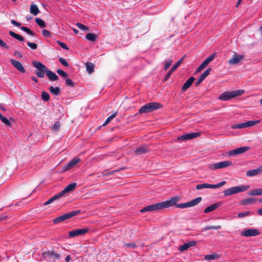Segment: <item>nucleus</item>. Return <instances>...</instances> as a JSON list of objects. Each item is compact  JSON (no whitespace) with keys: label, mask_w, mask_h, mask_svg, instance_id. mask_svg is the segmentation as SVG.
Here are the masks:
<instances>
[{"label":"nucleus","mask_w":262,"mask_h":262,"mask_svg":"<svg viewBox=\"0 0 262 262\" xmlns=\"http://www.w3.org/2000/svg\"><path fill=\"white\" fill-rule=\"evenodd\" d=\"M179 200L178 196H173L170 200L151 204L144 207L140 210L141 212L147 211H158L163 208H167L171 207L175 203Z\"/></svg>","instance_id":"f257e3e1"},{"label":"nucleus","mask_w":262,"mask_h":262,"mask_svg":"<svg viewBox=\"0 0 262 262\" xmlns=\"http://www.w3.org/2000/svg\"><path fill=\"white\" fill-rule=\"evenodd\" d=\"M245 91L243 90H237L232 91H225L221 94L218 99L222 101H228L235 98L237 96L243 94Z\"/></svg>","instance_id":"f03ea898"},{"label":"nucleus","mask_w":262,"mask_h":262,"mask_svg":"<svg viewBox=\"0 0 262 262\" xmlns=\"http://www.w3.org/2000/svg\"><path fill=\"white\" fill-rule=\"evenodd\" d=\"M249 187V186L248 185L235 186L227 189L224 190L223 192L225 196H229L239 192L246 191Z\"/></svg>","instance_id":"7ed1b4c3"},{"label":"nucleus","mask_w":262,"mask_h":262,"mask_svg":"<svg viewBox=\"0 0 262 262\" xmlns=\"http://www.w3.org/2000/svg\"><path fill=\"white\" fill-rule=\"evenodd\" d=\"M162 105L158 102H150L142 106L139 110V113L141 114L147 113L160 108Z\"/></svg>","instance_id":"20e7f679"},{"label":"nucleus","mask_w":262,"mask_h":262,"mask_svg":"<svg viewBox=\"0 0 262 262\" xmlns=\"http://www.w3.org/2000/svg\"><path fill=\"white\" fill-rule=\"evenodd\" d=\"M80 212H81L80 210H74V211L69 212L67 213L61 215L59 216H58V217L55 218L53 220V223L54 224H58L59 223L63 222L67 220H68L73 216H75L79 214Z\"/></svg>","instance_id":"39448f33"},{"label":"nucleus","mask_w":262,"mask_h":262,"mask_svg":"<svg viewBox=\"0 0 262 262\" xmlns=\"http://www.w3.org/2000/svg\"><path fill=\"white\" fill-rule=\"evenodd\" d=\"M32 64L36 68L35 70L36 76L39 78L44 77L45 74V73L46 74L47 71L48 70L46 67L39 61H33Z\"/></svg>","instance_id":"423d86ee"},{"label":"nucleus","mask_w":262,"mask_h":262,"mask_svg":"<svg viewBox=\"0 0 262 262\" xmlns=\"http://www.w3.org/2000/svg\"><path fill=\"white\" fill-rule=\"evenodd\" d=\"M226 184V182L225 181H222V182L216 184H210L208 183H203L201 184H198L196 186V189L198 190H200L203 188H211L214 189L219 188L220 187L223 186V185Z\"/></svg>","instance_id":"0eeeda50"},{"label":"nucleus","mask_w":262,"mask_h":262,"mask_svg":"<svg viewBox=\"0 0 262 262\" xmlns=\"http://www.w3.org/2000/svg\"><path fill=\"white\" fill-rule=\"evenodd\" d=\"M88 228L76 229L69 232V236L71 238L75 237L79 235H84L89 231Z\"/></svg>","instance_id":"6e6552de"},{"label":"nucleus","mask_w":262,"mask_h":262,"mask_svg":"<svg viewBox=\"0 0 262 262\" xmlns=\"http://www.w3.org/2000/svg\"><path fill=\"white\" fill-rule=\"evenodd\" d=\"M232 164V162L231 161H225L211 164L209 166V168L211 169H217L227 167L231 165Z\"/></svg>","instance_id":"1a4fd4ad"},{"label":"nucleus","mask_w":262,"mask_h":262,"mask_svg":"<svg viewBox=\"0 0 262 262\" xmlns=\"http://www.w3.org/2000/svg\"><path fill=\"white\" fill-rule=\"evenodd\" d=\"M200 135L199 132L190 133L178 137L177 140L180 141L191 140L198 137Z\"/></svg>","instance_id":"9d476101"},{"label":"nucleus","mask_w":262,"mask_h":262,"mask_svg":"<svg viewBox=\"0 0 262 262\" xmlns=\"http://www.w3.org/2000/svg\"><path fill=\"white\" fill-rule=\"evenodd\" d=\"M249 146H243L239 148H237L232 150L228 151V154L229 156H234L239 154H243L250 149Z\"/></svg>","instance_id":"9b49d317"},{"label":"nucleus","mask_w":262,"mask_h":262,"mask_svg":"<svg viewBox=\"0 0 262 262\" xmlns=\"http://www.w3.org/2000/svg\"><path fill=\"white\" fill-rule=\"evenodd\" d=\"M260 234V232L256 229H248L241 232L242 236L246 237L255 236Z\"/></svg>","instance_id":"f8f14e48"},{"label":"nucleus","mask_w":262,"mask_h":262,"mask_svg":"<svg viewBox=\"0 0 262 262\" xmlns=\"http://www.w3.org/2000/svg\"><path fill=\"white\" fill-rule=\"evenodd\" d=\"M10 61L13 66L19 72L21 73H25L26 72L25 68L20 61L14 59H11Z\"/></svg>","instance_id":"ddd939ff"},{"label":"nucleus","mask_w":262,"mask_h":262,"mask_svg":"<svg viewBox=\"0 0 262 262\" xmlns=\"http://www.w3.org/2000/svg\"><path fill=\"white\" fill-rule=\"evenodd\" d=\"M81 161V159L79 158L75 157L71 160L67 164L64 165L63 167V171H67L72 168H73L74 166H75L78 163Z\"/></svg>","instance_id":"4468645a"},{"label":"nucleus","mask_w":262,"mask_h":262,"mask_svg":"<svg viewBox=\"0 0 262 262\" xmlns=\"http://www.w3.org/2000/svg\"><path fill=\"white\" fill-rule=\"evenodd\" d=\"M243 58V55L236 53L233 55L232 58L229 59L228 62L229 64L235 65L238 64Z\"/></svg>","instance_id":"2eb2a0df"},{"label":"nucleus","mask_w":262,"mask_h":262,"mask_svg":"<svg viewBox=\"0 0 262 262\" xmlns=\"http://www.w3.org/2000/svg\"><path fill=\"white\" fill-rule=\"evenodd\" d=\"M183 59V58H182L180 60H179L177 62L175 63V64L172 66L171 69L168 72L166 75L165 76L164 80L167 81L171 75V74L173 72H174L177 68L181 64L182 61Z\"/></svg>","instance_id":"dca6fc26"},{"label":"nucleus","mask_w":262,"mask_h":262,"mask_svg":"<svg viewBox=\"0 0 262 262\" xmlns=\"http://www.w3.org/2000/svg\"><path fill=\"white\" fill-rule=\"evenodd\" d=\"M43 255L46 257L49 258L53 260H58L60 258V255L53 251L45 252L43 253Z\"/></svg>","instance_id":"f3484780"},{"label":"nucleus","mask_w":262,"mask_h":262,"mask_svg":"<svg viewBox=\"0 0 262 262\" xmlns=\"http://www.w3.org/2000/svg\"><path fill=\"white\" fill-rule=\"evenodd\" d=\"M150 151L149 148L147 146H141L137 148L135 151L134 152L135 155H142L145 154L147 152H148Z\"/></svg>","instance_id":"a211bd4d"},{"label":"nucleus","mask_w":262,"mask_h":262,"mask_svg":"<svg viewBox=\"0 0 262 262\" xmlns=\"http://www.w3.org/2000/svg\"><path fill=\"white\" fill-rule=\"evenodd\" d=\"M76 185L77 184L76 183H72L69 184L67 186L65 187V188L63 190L59 192L60 194L62 196L64 194L73 191L75 188Z\"/></svg>","instance_id":"6ab92c4d"},{"label":"nucleus","mask_w":262,"mask_h":262,"mask_svg":"<svg viewBox=\"0 0 262 262\" xmlns=\"http://www.w3.org/2000/svg\"><path fill=\"white\" fill-rule=\"evenodd\" d=\"M222 205V203L221 202H218L217 203H214L206 208L204 210V212L205 213H208L209 212H210L215 210L218 207L221 206Z\"/></svg>","instance_id":"aec40b11"},{"label":"nucleus","mask_w":262,"mask_h":262,"mask_svg":"<svg viewBox=\"0 0 262 262\" xmlns=\"http://www.w3.org/2000/svg\"><path fill=\"white\" fill-rule=\"evenodd\" d=\"M196 243L197 242L195 241H190L181 246L179 247V250L181 252L187 250L189 248L195 246Z\"/></svg>","instance_id":"412c9836"},{"label":"nucleus","mask_w":262,"mask_h":262,"mask_svg":"<svg viewBox=\"0 0 262 262\" xmlns=\"http://www.w3.org/2000/svg\"><path fill=\"white\" fill-rule=\"evenodd\" d=\"M194 77L191 76L189 78V79L185 82V83L183 85L181 91L182 92L186 91L192 84L194 80Z\"/></svg>","instance_id":"4be33fe9"},{"label":"nucleus","mask_w":262,"mask_h":262,"mask_svg":"<svg viewBox=\"0 0 262 262\" xmlns=\"http://www.w3.org/2000/svg\"><path fill=\"white\" fill-rule=\"evenodd\" d=\"M262 172V166L256 169L250 170L247 171L246 174L248 177H252L257 175Z\"/></svg>","instance_id":"5701e85b"},{"label":"nucleus","mask_w":262,"mask_h":262,"mask_svg":"<svg viewBox=\"0 0 262 262\" xmlns=\"http://www.w3.org/2000/svg\"><path fill=\"white\" fill-rule=\"evenodd\" d=\"M256 202V199L254 198H247L242 200L239 201V204L241 206H245L247 205H251Z\"/></svg>","instance_id":"b1692460"},{"label":"nucleus","mask_w":262,"mask_h":262,"mask_svg":"<svg viewBox=\"0 0 262 262\" xmlns=\"http://www.w3.org/2000/svg\"><path fill=\"white\" fill-rule=\"evenodd\" d=\"M202 201V198L201 197H198L190 201L187 202V204L188 207H193L194 206L197 205L198 204H199Z\"/></svg>","instance_id":"393cba45"},{"label":"nucleus","mask_w":262,"mask_h":262,"mask_svg":"<svg viewBox=\"0 0 262 262\" xmlns=\"http://www.w3.org/2000/svg\"><path fill=\"white\" fill-rule=\"evenodd\" d=\"M49 90L50 92L54 96H59L60 95V89L59 87H54L51 86Z\"/></svg>","instance_id":"a878e982"},{"label":"nucleus","mask_w":262,"mask_h":262,"mask_svg":"<svg viewBox=\"0 0 262 262\" xmlns=\"http://www.w3.org/2000/svg\"><path fill=\"white\" fill-rule=\"evenodd\" d=\"M46 75L51 81H56L58 79V77L51 71L48 70Z\"/></svg>","instance_id":"bb28decb"},{"label":"nucleus","mask_w":262,"mask_h":262,"mask_svg":"<svg viewBox=\"0 0 262 262\" xmlns=\"http://www.w3.org/2000/svg\"><path fill=\"white\" fill-rule=\"evenodd\" d=\"M9 34L11 36H12L13 38H14L15 39L19 40V41L23 42V41H24V40H25L24 38L22 36H21L12 31H10L9 32Z\"/></svg>","instance_id":"cd10ccee"},{"label":"nucleus","mask_w":262,"mask_h":262,"mask_svg":"<svg viewBox=\"0 0 262 262\" xmlns=\"http://www.w3.org/2000/svg\"><path fill=\"white\" fill-rule=\"evenodd\" d=\"M61 197V196L59 192V193L56 194L55 195H53L51 198H50L47 202H46L44 203V205L46 206V205H49V204H51V203H52L53 202H54V201L58 199L59 198H60Z\"/></svg>","instance_id":"c85d7f7f"},{"label":"nucleus","mask_w":262,"mask_h":262,"mask_svg":"<svg viewBox=\"0 0 262 262\" xmlns=\"http://www.w3.org/2000/svg\"><path fill=\"white\" fill-rule=\"evenodd\" d=\"M30 13L36 16L39 12V10L37 6L35 4H32L30 6Z\"/></svg>","instance_id":"c756f323"},{"label":"nucleus","mask_w":262,"mask_h":262,"mask_svg":"<svg viewBox=\"0 0 262 262\" xmlns=\"http://www.w3.org/2000/svg\"><path fill=\"white\" fill-rule=\"evenodd\" d=\"M86 71L89 73H92L94 71V65L92 62H86L85 63Z\"/></svg>","instance_id":"7c9ffc66"},{"label":"nucleus","mask_w":262,"mask_h":262,"mask_svg":"<svg viewBox=\"0 0 262 262\" xmlns=\"http://www.w3.org/2000/svg\"><path fill=\"white\" fill-rule=\"evenodd\" d=\"M0 120L7 126L11 127V123L10 120L8 119L6 117H4L2 114L0 115Z\"/></svg>","instance_id":"2f4dec72"},{"label":"nucleus","mask_w":262,"mask_h":262,"mask_svg":"<svg viewBox=\"0 0 262 262\" xmlns=\"http://www.w3.org/2000/svg\"><path fill=\"white\" fill-rule=\"evenodd\" d=\"M212 71L211 68H207L200 76L201 78L204 80L210 73Z\"/></svg>","instance_id":"473e14b6"},{"label":"nucleus","mask_w":262,"mask_h":262,"mask_svg":"<svg viewBox=\"0 0 262 262\" xmlns=\"http://www.w3.org/2000/svg\"><path fill=\"white\" fill-rule=\"evenodd\" d=\"M35 22L41 28H45L46 27V23L41 18H35Z\"/></svg>","instance_id":"72a5a7b5"},{"label":"nucleus","mask_w":262,"mask_h":262,"mask_svg":"<svg viewBox=\"0 0 262 262\" xmlns=\"http://www.w3.org/2000/svg\"><path fill=\"white\" fill-rule=\"evenodd\" d=\"M260 122V120H250L245 122L246 127H250L256 125Z\"/></svg>","instance_id":"f704fd0d"},{"label":"nucleus","mask_w":262,"mask_h":262,"mask_svg":"<svg viewBox=\"0 0 262 262\" xmlns=\"http://www.w3.org/2000/svg\"><path fill=\"white\" fill-rule=\"evenodd\" d=\"M86 38L89 40L95 41L97 38V35L93 33H89L86 35Z\"/></svg>","instance_id":"c9c22d12"},{"label":"nucleus","mask_w":262,"mask_h":262,"mask_svg":"<svg viewBox=\"0 0 262 262\" xmlns=\"http://www.w3.org/2000/svg\"><path fill=\"white\" fill-rule=\"evenodd\" d=\"M208 64V63L205 62V61H204L196 69L195 73H198L201 72L202 70L205 69L207 65Z\"/></svg>","instance_id":"e433bc0d"},{"label":"nucleus","mask_w":262,"mask_h":262,"mask_svg":"<svg viewBox=\"0 0 262 262\" xmlns=\"http://www.w3.org/2000/svg\"><path fill=\"white\" fill-rule=\"evenodd\" d=\"M219 258V256L216 254H209L205 256V259L206 260H214L217 259Z\"/></svg>","instance_id":"4c0bfd02"},{"label":"nucleus","mask_w":262,"mask_h":262,"mask_svg":"<svg viewBox=\"0 0 262 262\" xmlns=\"http://www.w3.org/2000/svg\"><path fill=\"white\" fill-rule=\"evenodd\" d=\"M251 214V212L250 211H246L244 212H239L237 214V217L238 218H243L246 216L250 215Z\"/></svg>","instance_id":"58836bf2"},{"label":"nucleus","mask_w":262,"mask_h":262,"mask_svg":"<svg viewBox=\"0 0 262 262\" xmlns=\"http://www.w3.org/2000/svg\"><path fill=\"white\" fill-rule=\"evenodd\" d=\"M20 29L31 36H34L35 35V34L28 27L23 26L21 27Z\"/></svg>","instance_id":"ea45409f"},{"label":"nucleus","mask_w":262,"mask_h":262,"mask_svg":"<svg viewBox=\"0 0 262 262\" xmlns=\"http://www.w3.org/2000/svg\"><path fill=\"white\" fill-rule=\"evenodd\" d=\"M117 115V112H114L112 115H111L110 116H109L107 119L106 120L105 122H104V123L103 124V125H106L107 124H108L111 121V120H112V119L113 118H114Z\"/></svg>","instance_id":"a19ab883"},{"label":"nucleus","mask_w":262,"mask_h":262,"mask_svg":"<svg viewBox=\"0 0 262 262\" xmlns=\"http://www.w3.org/2000/svg\"><path fill=\"white\" fill-rule=\"evenodd\" d=\"M246 125L245 122L239 123V124H233L231 126V128L232 129H236V128H245Z\"/></svg>","instance_id":"79ce46f5"},{"label":"nucleus","mask_w":262,"mask_h":262,"mask_svg":"<svg viewBox=\"0 0 262 262\" xmlns=\"http://www.w3.org/2000/svg\"><path fill=\"white\" fill-rule=\"evenodd\" d=\"M41 99L46 101H48L50 99L49 94L43 91L41 93Z\"/></svg>","instance_id":"37998d69"},{"label":"nucleus","mask_w":262,"mask_h":262,"mask_svg":"<svg viewBox=\"0 0 262 262\" xmlns=\"http://www.w3.org/2000/svg\"><path fill=\"white\" fill-rule=\"evenodd\" d=\"M177 202H178V201L172 206H175L176 207L180 208H184L188 207L187 202L185 203L177 204Z\"/></svg>","instance_id":"c03bdc74"},{"label":"nucleus","mask_w":262,"mask_h":262,"mask_svg":"<svg viewBox=\"0 0 262 262\" xmlns=\"http://www.w3.org/2000/svg\"><path fill=\"white\" fill-rule=\"evenodd\" d=\"M65 82L67 86H70L72 88L74 86V82L71 79H70L69 78H67L65 79Z\"/></svg>","instance_id":"a18cd8bd"},{"label":"nucleus","mask_w":262,"mask_h":262,"mask_svg":"<svg viewBox=\"0 0 262 262\" xmlns=\"http://www.w3.org/2000/svg\"><path fill=\"white\" fill-rule=\"evenodd\" d=\"M56 42L59 46H60L63 49L66 50H69V48H68V47L64 42H61L59 40H57L56 41Z\"/></svg>","instance_id":"49530a36"},{"label":"nucleus","mask_w":262,"mask_h":262,"mask_svg":"<svg viewBox=\"0 0 262 262\" xmlns=\"http://www.w3.org/2000/svg\"><path fill=\"white\" fill-rule=\"evenodd\" d=\"M42 34L44 37H50L51 36V32L47 30H43L42 31Z\"/></svg>","instance_id":"de8ad7c7"},{"label":"nucleus","mask_w":262,"mask_h":262,"mask_svg":"<svg viewBox=\"0 0 262 262\" xmlns=\"http://www.w3.org/2000/svg\"><path fill=\"white\" fill-rule=\"evenodd\" d=\"M57 73L63 77H67L68 76V74L61 69H58Z\"/></svg>","instance_id":"09e8293b"},{"label":"nucleus","mask_w":262,"mask_h":262,"mask_svg":"<svg viewBox=\"0 0 262 262\" xmlns=\"http://www.w3.org/2000/svg\"><path fill=\"white\" fill-rule=\"evenodd\" d=\"M59 60L60 61V62L64 66L66 67H68L69 64V63L68 62V61L65 60L64 58H62V57H60L59 58Z\"/></svg>","instance_id":"8fccbe9b"},{"label":"nucleus","mask_w":262,"mask_h":262,"mask_svg":"<svg viewBox=\"0 0 262 262\" xmlns=\"http://www.w3.org/2000/svg\"><path fill=\"white\" fill-rule=\"evenodd\" d=\"M27 45L32 49L35 50L37 48V44L35 42H27Z\"/></svg>","instance_id":"3c124183"},{"label":"nucleus","mask_w":262,"mask_h":262,"mask_svg":"<svg viewBox=\"0 0 262 262\" xmlns=\"http://www.w3.org/2000/svg\"><path fill=\"white\" fill-rule=\"evenodd\" d=\"M215 53H213L207 58L204 61L208 64L214 58Z\"/></svg>","instance_id":"603ef678"},{"label":"nucleus","mask_w":262,"mask_h":262,"mask_svg":"<svg viewBox=\"0 0 262 262\" xmlns=\"http://www.w3.org/2000/svg\"><path fill=\"white\" fill-rule=\"evenodd\" d=\"M77 26L78 27V28H79L80 29L82 30H86V31H88V28L84 26V25L81 24V23H77Z\"/></svg>","instance_id":"864d4df0"},{"label":"nucleus","mask_w":262,"mask_h":262,"mask_svg":"<svg viewBox=\"0 0 262 262\" xmlns=\"http://www.w3.org/2000/svg\"><path fill=\"white\" fill-rule=\"evenodd\" d=\"M171 63H172V60L171 59L166 60L165 61V66H164V68L165 71L167 70L169 68V67L171 64Z\"/></svg>","instance_id":"5fc2aeb1"},{"label":"nucleus","mask_w":262,"mask_h":262,"mask_svg":"<svg viewBox=\"0 0 262 262\" xmlns=\"http://www.w3.org/2000/svg\"><path fill=\"white\" fill-rule=\"evenodd\" d=\"M249 195H259V189H254L251 190L249 193Z\"/></svg>","instance_id":"6e6d98bb"},{"label":"nucleus","mask_w":262,"mask_h":262,"mask_svg":"<svg viewBox=\"0 0 262 262\" xmlns=\"http://www.w3.org/2000/svg\"><path fill=\"white\" fill-rule=\"evenodd\" d=\"M60 126V123L59 122L57 121L54 123L53 128L55 130H58Z\"/></svg>","instance_id":"4d7b16f0"},{"label":"nucleus","mask_w":262,"mask_h":262,"mask_svg":"<svg viewBox=\"0 0 262 262\" xmlns=\"http://www.w3.org/2000/svg\"><path fill=\"white\" fill-rule=\"evenodd\" d=\"M0 46L2 48H6L7 49H9V47L0 38Z\"/></svg>","instance_id":"13d9d810"},{"label":"nucleus","mask_w":262,"mask_h":262,"mask_svg":"<svg viewBox=\"0 0 262 262\" xmlns=\"http://www.w3.org/2000/svg\"><path fill=\"white\" fill-rule=\"evenodd\" d=\"M124 246L126 248H135L136 247V245L134 243H127L124 245Z\"/></svg>","instance_id":"bf43d9fd"},{"label":"nucleus","mask_w":262,"mask_h":262,"mask_svg":"<svg viewBox=\"0 0 262 262\" xmlns=\"http://www.w3.org/2000/svg\"><path fill=\"white\" fill-rule=\"evenodd\" d=\"M11 23L16 27H19L21 26L20 23L15 21L14 19L11 20Z\"/></svg>","instance_id":"052dcab7"},{"label":"nucleus","mask_w":262,"mask_h":262,"mask_svg":"<svg viewBox=\"0 0 262 262\" xmlns=\"http://www.w3.org/2000/svg\"><path fill=\"white\" fill-rule=\"evenodd\" d=\"M204 80L201 78L200 77L198 78V79L195 81V85L198 86L200 85Z\"/></svg>","instance_id":"680f3d73"},{"label":"nucleus","mask_w":262,"mask_h":262,"mask_svg":"<svg viewBox=\"0 0 262 262\" xmlns=\"http://www.w3.org/2000/svg\"><path fill=\"white\" fill-rule=\"evenodd\" d=\"M210 229H214L213 226H207L202 229V231H206Z\"/></svg>","instance_id":"e2e57ef3"},{"label":"nucleus","mask_w":262,"mask_h":262,"mask_svg":"<svg viewBox=\"0 0 262 262\" xmlns=\"http://www.w3.org/2000/svg\"><path fill=\"white\" fill-rule=\"evenodd\" d=\"M14 54L15 56L19 57V58H21L23 57L21 53L18 51H15L14 52Z\"/></svg>","instance_id":"0e129e2a"},{"label":"nucleus","mask_w":262,"mask_h":262,"mask_svg":"<svg viewBox=\"0 0 262 262\" xmlns=\"http://www.w3.org/2000/svg\"><path fill=\"white\" fill-rule=\"evenodd\" d=\"M71 258L70 255H67L65 258V262H69Z\"/></svg>","instance_id":"69168bd1"},{"label":"nucleus","mask_w":262,"mask_h":262,"mask_svg":"<svg viewBox=\"0 0 262 262\" xmlns=\"http://www.w3.org/2000/svg\"><path fill=\"white\" fill-rule=\"evenodd\" d=\"M31 79L33 80V81H34L36 83H38V79L35 77V76H32Z\"/></svg>","instance_id":"338daca9"},{"label":"nucleus","mask_w":262,"mask_h":262,"mask_svg":"<svg viewBox=\"0 0 262 262\" xmlns=\"http://www.w3.org/2000/svg\"><path fill=\"white\" fill-rule=\"evenodd\" d=\"M257 213L259 215H262V208H259L257 210Z\"/></svg>","instance_id":"774afa93"}]
</instances>
